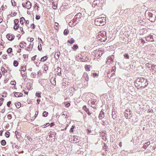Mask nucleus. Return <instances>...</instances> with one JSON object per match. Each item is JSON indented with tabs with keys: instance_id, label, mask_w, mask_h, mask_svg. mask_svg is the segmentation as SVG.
Instances as JSON below:
<instances>
[{
	"instance_id": "bb28decb",
	"label": "nucleus",
	"mask_w": 156,
	"mask_h": 156,
	"mask_svg": "<svg viewBox=\"0 0 156 156\" xmlns=\"http://www.w3.org/2000/svg\"><path fill=\"white\" fill-rule=\"evenodd\" d=\"M26 137L29 141H31L32 140V139L30 135L27 134L26 135Z\"/></svg>"
},
{
	"instance_id": "58836bf2",
	"label": "nucleus",
	"mask_w": 156,
	"mask_h": 156,
	"mask_svg": "<svg viewBox=\"0 0 156 156\" xmlns=\"http://www.w3.org/2000/svg\"><path fill=\"white\" fill-rule=\"evenodd\" d=\"M1 71H2V72H3L4 73H6L7 72V71L6 70L5 68L4 67H2L1 69Z\"/></svg>"
},
{
	"instance_id": "4d7b16f0",
	"label": "nucleus",
	"mask_w": 156,
	"mask_h": 156,
	"mask_svg": "<svg viewBox=\"0 0 156 156\" xmlns=\"http://www.w3.org/2000/svg\"><path fill=\"white\" fill-rule=\"evenodd\" d=\"M7 56V55H3L2 56L3 57V58L4 59H5L6 58H7V57L6 56Z\"/></svg>"
},
{
	"instance_id": "473e14b6",
	"label": "nucleus",
	"mask_w": 156,
	"mask_h": 156,
	"mask_svg": "<svg viewBox=\"0 0 156 156\" xmlns=\"http://www.w3.org/2000/svg\"><path fill=\"white\" fill-rule=\"evenodd\" d=\"M48 113L47 112H44L43 113V115L42 116L44 117H46L48 115Z\"/></svg>"
},
{
	"instance_id": "dca6fc26",
	"label": "nucleus",
	"mask_w": 156,
	"mask_h": 156,
	"mask_svg": "<svg viewBox=\"0 0 156 156\" xmlns=\"http://www.w3.org/2000/svg\"><path fill=\"white\" fill-rule=\"evenodd\" d=\"M83 78H84L86 81H88L89 80L88 74L86 73H84L83 75Z\"/></svg>"
},
{
	"instance_id": "c03bdc74",
	"label": "nucleus",
	"mask_w": 156,
	"mask_h": 156,
	"mask_svg": "<svg viewBox=\"0 0 156 156\" xmlns=\"http://www.w3.org/2000/svg\"><path fill=\"white\" fill-rule=\"evenodd\" d=\"M11 101H9L7 102V105L8 107H10V105L11 104Z\"/></svg>"
},
{
	"instance_id": "4468645a",
	"label": "nucleus",
	"mask_w": 156,
	"mask_h": 156,
	"mask_svg": "<svg viewBox=\"0 0 156 156\" xmlns=\"http://www.w3.org/2000/svg\"><path fill=\"white\" fill-rule=\"evenodd\" d=\"M55 70L56 72L58 73L57 74L59 75L60 76L61 75V69L60 67H58L56 69H55Z\"/></svg>"
},
{
	"instance_id": "c9c22d12",
	"label": "nucleus",
	"mask_w": 156,
	"mask_h": 156,
	"mask_svg": "<svg viewBox=\"0 0 156 156\" xmlns=\"http://www.w3.org/2000/svg\"><path fill=\"white\" fill-rule=\"evenodd\" d=\"M124 57L126 59H129V56L128 53H126L124 55Z\"/></svg>"
},
{
	"instance_id": "79ce46f5",
	"label": "nucleus",
	"mask_w": 156,
	"mask_h": 156,
	"mask_svg": "<svg viewBox=\"0 0 156 156\" xmlns=\"http://www.w3.org/2000/svg\"><path fill=\"white\" fill-rule=\"evenodd\" d=\"M150 65V64L149 63H148L146 64V66L147 68L148 69H150L151 68V67H150L149 65Z\"/></svg>"
},
{
	"instance_id": "f03ea898",
	"label": "nucleus",
	"mask_w": 156,
	"mask_h": 156,
	"mask_svg": "<svg viewBox=\"0 0 156 156\" xmlns=\"http://www.w3.org/2000/svg\"><path fill=\"white\" fill-rule=\"evenodd\" d=\"M95 24L98 26H102L105 24L106 19L105 17H101L96 19L95 20Z\"/></svg>"
},
{
	"instance_id": "6e6d98bb",
	"label": "nucleus",
	"mask_w": 156,
	"mask_h": 156,
	"mask_svg": "<svg viewBox=\"0 0 156 156\" xmlns=\"http://www.w3.org/2000/svg\"><path fill=\"white\" fill-rule=\"evenodd\" d=\"M38 48L39 51L41 50L42 49V48H41V44H40V47H39V46H38Z\"/></svg>"
},
{
	"instance_id": "13d9d810",
	"label": "nucleus",
	"mask_w": 156,
	"mask_h": 156,
	"mask_svg": "<svg viewBox=\"0 0 156 156\" xmlns=\"http://www.w3.org/2000/svg\"><path fill=\"white\" fill-rule=\"evenodd\" d=\"M70 105V103H68L66 105V107H68Z\"/></svg>"
},
{
	"instance_id": "ddd939ff",
	"label": "nucleus",
	"mask_w": 156,
	"mask_h": 156,
	"mask_svg": "<svg viewBox=\"0 0 156 156\" xmlns=\"http://www.w3.org/2000/svg\"><path fill=\"white\" fill-rule=\"evenodd\" d=\"M150 70L152 72L153 70H154V73H156V65H154V64L151 65V69H150Z\"/></svg>"
},
{
	"instance_id": "f257e3e1",
	"label": "nucleus",
	"mask_w": 156,
	"mask_h": 156,
	"mask_svg": "<svg viewBox=\"0 0 156 156\" xmlns=\"http://www.w3.org/2000/svg\"><path fill=\"white\" fill-rule=\"evenodd\" d=\"M148 83L147 79L143 77L137 78L136 80L135 85L136 87H140L145 88L148 85Z\"/></svg>"
},
{
	"instance_id": "6e6552de",
	"label": "nucleus",
	"mask_w": 156,
	"mask_h": 156,
	"mask_svg": "<svg viewBox=\"0 0 156 156\" xmlns=\"http://www.w3.org/2000/svg\"><path fill=\"white\" fill-rule=\"evenodd\" d=\"M151 10H150V12L149 11L147 10L145 12V16H147L150 17H153V14L152 13Z\"/></svg>"
},
{
	"instance_id": "5fc2aeb1",
	"label": "nucleus",
	"mask_w": 156,
	"mask_h": 156,
	"mask_svg": "<svg viewBox=\"0 0 156 156\" xmlns=\"http://www.w3.org/2000/svg\"><path fill=\"white\" fill-rule=\"evenodd\" d=\"M20 30L22 32V34H24V32L23 30V28L22 27H21L20 28Z\"/></svg>"
},
{
	"instance_id": "a19ab883",
	"label": "nucleus",
	"mask_w": 156,
	"mask_h": 156,
	"mask_svg": "<svg viewBox=\"0 0 156 156\" xmlns=\"http://www.w3.org/2000/svg\"><path fill=\"white\" fill-rule=\"evenodd\" d=\"M21 71H25L26 70L25 67H24L23 66H21Z\"/></svg>"
},
{
	"instance_id": "2f4dec72",
	"label": "nucleus",
	"mask_w": 156,
	"mask_h": 156,
	"mask_svg": "<svg viewBox=\"0 0 156 156\" xmlns=\"http://www.w3.org/2000/svg\"><path fill=\"white\" fill-rule=\"evenodd\" d=\"M69 30H65L64 31V34L65 35H67L69 33Z\"/></svg>"
},
{
	"instance_id": "9d476101",
	"label": "nucleus",
	"mask_w": 156,
	"mask_h": 156,
	"mask_svg": "<svg viewBox=\"0 0 156 156\" xmlns=\"http://www.w3.org/2000/svg\"><path fill=\"white\" fill-rule=\"evenodd\" d=\"M105 117L104 112L102 111H101L99 115V119H101Z\"/></svg>"
},
{
	"instance_id": "f704fd0d",
	"label": "nucleus",
	"mask_w": 156,
	"mask_h": 156,
	"mask_svg": "<svg viewBox=\"0 0 156 156\" xmlns=\"http://www.w3.org/2000/svg\"><path fill=\"white\" fill-rule=\"evenodd\" d=\"M12 49L11 48H9L7 51V52L9 54L10 53L12 52Z\"/></svg>"
},
{
	"instance_id": "49530a36",
	"label": "nucleus",
	"mask_w": 156,
	"mask_h": 156,
	"mask_svg": "<svg viewBox=\"0 0 156 156\" xmlns=\"http://www.w3.org/2000/svg\"><path fill=\"white\" fill-rule=\"evenodd\" d=\"M148 113H154V111H153V110L151 109H149L148 110Z\"/></svg>"
},
{
	"instance_id": "393cba45",
	"label": "nucleus",
	"mask_w": 156,
	"mask_h": 156,
	"mask_svg": "<svg viewBox=\"0 0 156 156\" xmlns=\"http://www.w3.org/2000/svg\"><path fill=\"white\" fill-rule=\"evenodd\" d=\"M62 117L64 118L65 117L66 119L68 118V116L67 114V113L66 112H63L62 114Z\"/></svg>"
},
{
	"instance_id": "680f3d73",
	"label": "nucleus",
	"mask_w": 156,
	"mask_h": 156,
	"mask_svg": "<svg viewBox=\"0 0 156 156\" xmlns=\"http://www.w3.org/2000/svg\"><path fill=\"white\" fill-rule=\"evenodd\" d=\"M55 25L56 27H58V23L57 22H55Z\"/></svg>"
},
{
	"instance_id": "4c0bfd02",
	"label": "nucleus",
	"mask_w": 156,
	"mask_h": 156,
	"mask_svg": "<svg viewBox=\"0 0 156 156\" xmlns=\"http://www.w3.org/2000/svg\"><path fill=\"white\" fill-rule=\"evenodd\" d=\"M6 137L7 138H8L10 136V133L9 132H6L5 133Z\"/></svg>"
},
{
	"instance_id": "2eb2a0df",
	"label": "nucleus",
	"mask_w": 156,
	"mask_h": 156,
	"mask_svg": "<svg viewBox=\"0 0 156 156\" xmlns=\"http://www.w3.org/2000/svg\"><path fill=\"white\" fill-rule=\"evenodd\" d=\"M14 96L16 97H19L23 95V94L21 93L14 92Z\"/></svg>"
},
{
	"instance_id": "ea45409f",
	"label": "nucleus",
	"mask_w": 156,
	"mask_h": 156,
	"mask_svg": "<svg viewBox=\"0 0 156 156\" xmlns=\"http://www.w3.org/2000/svg\"><path fill=\"white\" fill-rule=\"evenodd\" d=\"M75 127V126L74 125L72 126V127L71 128L70 130V132L73 133V129H74Z\"/></svg>"
},
{
	"instance_id": "7ed1b4c3",
	"label": "nucleus",
	"mask_w": 156,
	"mask_h": 156,
	"mask_svg": "<svg viewBox=\"0 0 156 156\" xmlns=\"http://www.w3.org/2000/svg\"><path fill=\"white\" fill-rule=\"evenodd\" d=\"M106 32L105 31H102L98 35L99 37L100 38V40L101 41H105L107 39Z\"/></svg>"
},
{
	"instance_id": "a878e982",
	"label": "nucleus",
	"mask_w": 156,
	"mask_h": 156,
	"mask_svg": "<svg viewBox=\"0 0 156 156\" xmlns=\"http://www.w3.org/2000/svg\"><path fill=\"white\" fill-rule=\"evenodd\" d=\"M25 20L24 17H22L20 19V23L21 24H23V21H25Z\"/></svg>"
},
{
	"instance_id": "3c124183",
	"label": "nucleus",
	"mask_w": 156,
	"mask_h": 156,
	"mask_svg": "<svg viewBox=\"0 0 156 156\" xmlns=\"http://www.w3.org/2000/svg\"><path fill=\"white\" fill-rule=\"evenodd\" d=\"M30 27L32 28L33 29H34L35 28L34 25V23H32L31 24Z\"/></svg>"
},
{
	"instance_id": "423d86ee",
	"label": "nucleus",
	"mask_w": 156,
	"mask_h": 156,
	"mask_svg": "<svg viewBox=\"0 0 156 156\" xmlns=\"http://www.w3.org/2000/svg\"><path fill=\"white\" fill-rule=\"evenodd\" d=\"M114 57V55H112L111 56L108 57L107 61L106 62L107 64H109L110 63H112L113 62Z\"/></svg>"
},
{
	"instance_id": "6ab92c4d",
	"label": "nucleus",
	"mask_w": 156,
	"mask_h": 156,
	"mask_svg": "<svg viewBox=\"0 0 156 156\" xmlns=\"http://www.w3.org/2000/svg\"><path fill=\"white\" fill-rule=\"evenodd\" d=\"M150 144V141L146 142L144 144L143 147L145 149H146V148Z\"/></svg>"
},
{
	"instance_id": "4be33fe9",
	"label": "nucleus",
	"mask_w": 156,
	"mask_h": 156,
	"mask_svg": "<svg viewBox=\"0 0 156 156\" xmlns=\"http://www.w3.org/2000/svg\"><path fill=\"white\" fill-rule=\"evenodd\" d=\"M102 149L103 150H105V151H107L108 149V147L105 143H104V147Z\"/></svg>"
},
{
	"instance_id": "69168bd1",
	"label": "nucleus",
	"mask_w": 156,
	"mask_h": 156,
	"mask_svg": "<svg viewBox=\"0 0 156 156\" xmlns=\"http://www.w3.org/2000/svg\"><path fill=\"white\" fill-rule=\"evenodd\" d=\"M3 132V131L2 130L0 131V135L1 136H2Z\"/></svg>"
},
{
	"instance_id": "f8f14e48",
	"label": "nucleus",
	"mask_w": 156,
	"mask_h": 156,
	"mask_svg": "<svg viewBox=\"0 0 156 156\" xmlns=\"http://www.w3.org/2000/svg\"><path fill=\"white\" fill-rule=\"evenodd\" d=\"M60 55V53L59 51L55 52L54 55V57L55 59L56 60L58 59Z\"/></svg>"
},
{
	"instance_id": "864d4df0",
	"label": "nucleus",
	"mask_w": 156,
	"mask_h": 156,
	"mask_svg": "<svg viewBox=\"0 0 156 156\" xmlns=\"http://www.w3.org/2000/svg\"><path fill=\"white\" fill-rule=\"evenodd\" d=\"M25 21L26 22H25V24L26 25H28L29 23V21L28 20H25Z\"/></svg>"
},
{
	"instance_id": "c85d7f7f",
	"label": "nucleus",
	"mask_w": 156,
	"mask_h": 156,
	"mask_svg": "<svg viewBox=\"0 0 156 156\" xmlns=\"http://www.w3.org/2000/svg\"><path fill=\"white\" fill-rule=\"evenodd\" d=\"M1 144L2 146H4L6 145V142L5 140H2L1 141Z\"/></svg>"
},
{
	"instance_id": "e2e57ef3",
	"label": "nucleus",
	"mask_w": 156,
	"mask_h": 156,
	"mask_svg": "<svg viewBox=\"0 0 156 156\" xmlns=\"http://www.w3.org/2000/svg\"><path fill=\"white\" fill-rule=\"evenodd\" d=\"M125 117L127 119H128V114L127 113H125Z\"/></svg>"
},
{
	"instance_id": "f3484780",
	"label": "nucleus",
	"mask_w": 156,
	"mask_h": 156,
	"mask_svg": "<svg viewBox=\"0 0 156 156\" xmlns=\"http://www.w3.org/2000/svg\"><path fill=\"white\" fill-rule=\"evenodd\" d=\"M146 40L147 41L153 42L154 41L153 38L151 36H149L146 39Z\"/></svg>"
},
{
	"instance_id": "0e129e2a",
	"label": "nucleus",
	"mask_w": 156,
	"mask_h": 156,
	"mask_svg": "<svg viewBox=\"0 0 156 156\" xmlns=\"http://www.w3.org/2000/svg\"><path fill=\"white\" fill-rule=\"evenodd\" d=\"M54 125V122H51L50 124V126L51 127H52V126H53Z\"/></svg>"
},
{
	"instance_id": "72a5a7b5",
	"label": "nucleus",
	"mask_w": 156,
	"mask_h": 156,
	"mask_svg": "<svg viewBox=\"0 0 156 156\" xmlns=\"http://www.w3.org/2000/svg\"><path fill=\"white\" fill-rule=\"evenodd\" d=\"M31 76L33 78H35L36 77V74L35 73H31Z\"/></svg>"
},
{
	"instance_id": "1a4fd4ad",
	"label": "nucleus",
	"mask_w": 156,
	"mask_h": 156,
	"mask_svg": "<svg viewBox=\"0 0 156 156\" xmlns=\"http://www.w3.org/2000/svg\"><path fill=\"white\" fill-rule=\"evenodd\" d=\"M100 2V0H94L93 2V7H95L96 5H97L99 4Z\"/></svg>"
},
{
	"instance_id": "bf43d9fd",
	"label": "nucleus",
	"mask_w": 156,
	"mask_h": 156,
	"mask_svg": "<svg viewBox=\"0 0 156 156\" xmlns=\"http://www.w3.org/2000/svg\"><path fill=\"white\" fill-rule=\"evenodd\" d=\"M38 114V112L37 111L36 112L35 114V118H36V117L37 116Z\"/></svg>"
},
{
	"instance_id": "b1692460",
	"label": "nucleus",
	"mask_w": 156,
	"mask_h": 156,
	"mask_svg": "<svg viewBox=\"0 0 156 156\" xmlns=\"http://www.w3.org/2000/svg\"><path fill=\"white\" fill-rule=\"evenodd\" d=\"M47 56H44L41 58V62H44L47 60Z\"/></svg>"
},
{
	"instance_id": "a211bd4d",
	"label": "nucleus",
	"mask_w": 156,
	"mask_h": 156,
	"mask_svg": "<svg viewBox=\"0 0 156 156\" xmlns=\"http://www.w3.org/2000/svg\"><path fill=\"white\" fill-rule=\"evenodd\" d=\"M33 43L31 42L27 48V51H29L30 50H31L33 47Z\"/></svg>"
},
{
	"instance_id": "774afa93",
	"label": "nucleus",
	"mask_w": 156,
	"mask_h": 156,
	"mask_svg": "<svg viewBox=\"0 0 156 156\" xmlns=\"http://www.w3.org/2000/svg\"><path fill=\"white\" fill-rule=\"evenodd\" d=\"M8 80H9V79L8 78H7V79H6L5 80H4V82H5V83H6Z\"/></svg>"
},
{
	"instance_id": "9b49d317",
	"label": "nucleus",
	"mask_w": 156,
	"mask_h": 156,
	"mask_svg": "<svg viewBox=\"0 0 156 156\" xmlns=\"http://www.w3.org/2000/svg\"><path fill=\"white\" fill-rule=\"evenodd\" d=\"M83 108L84 111H86L87 113L89 115H90L91 114V113H90L89 112V109L87 108L86 106L85 105L83 107Z\"/></svg>"
},
{
	"instance_id": "412c9836",
	"label": "nucleus",
	"mask_w": 156,
	"mask_h": 156,
	"mask_svg": "<svg viewBox=\"0 0 156 156\" xmlns=\"http://www.w3.org/2000/svg\"><path fill=\"white\" fill-rule=\"evenodd\" d=\"M42 67L45 72H46L48 69V66L46 64L44 65Z\"/></svg>"
},
{
	"instance_id": "338daca9",
	"label": "nucleus",
	"mask_w": 156,
	"mask_h": 156,
	"mask_svg": "<svg viewBox=\"0 0 156 156\" xmlns=\"http://www.w3.org/2000/svg\"><path fill=\"white\" fill-rule=\"evenodd\" d=\"M53 8L54 9H55L57 7V6H56L55 5H53Z\"/></svg>"
},
{
	"instance_id": "20e7f679",
	"label": "nucleus",
	"mask_w": 156,
	"mask_h": 156,
	"mask_svg": "<svg viewBox=\"0 0 156 156\" xmlns=\"http://www.w3.org/2000/svg\"><path fill=\"white\" fill-rule=\"evenodd\" d=\"M22 5L23 7L27 9H30L32 6L31 3L29 1L25 3H23Z\"/></svg>"
},
{
	"instance_id": "052dcab7",
	"label": "nucleus",
	"mask_w": 156,
	"mask_h": 156,
	"mask_svg": "<svg viewBox=\"0 0 156 156\" xmlns=\"http://www.w3.org/2000/svg\"><path fill=\"white\" fill-rule=\"evenodd\" d=\"M35 5V7H37V10H38V8H39V7L38 6V5H37V4Z\"/></svg>"
},
{
	"instance_id": "aec40b11",
	"label": "nucleus",
	"mask_w": 156,
	"mask_h": 156,
	"mask_svg": "<svg viewBox=\"0 0 156 156\" xmlns=\"http://www.w3.org/2000/svg\"><path fill=\"white\" fill-rule=\"evenodd\" d=\"M26 45V43H25L24 42H22L20 44L19 46L20 48H23Z\"/></svg>"
},
{
	"instance_id": "603ef678",
	"label": "nucleus",
	"mask_w": 156,
	"mask_h": 156,
	"mask_svg": "<svg viewBox=\"0 0 156 156\" xmlns=\"http://www.w3.org/2000/svg\"><path fill=\"white\" fill-rule=\"evenodd\" d=\"M36 56H37V55H35L34 56V57H32L31 58L32 60L33 61H34L36 57Z\"/></svg>"
},
{
	"instance_id": "cd10ccee",
	"label": "nucleus",
	"mask_w": 156,
	"mask_h": 156,
	"mask_svg": "<svg viewBox=\"0 0 156 156\" xmlns=\"http://www.w3.org/2000/svg\"><path fill=\"white\" fill-rule=\"evenodd\" d=\"M19 64L18 62L16 60H14L13 62V65L15 67L18 66Z\"/></svg>"
},
{
	"instance_id": "7c9ffc66",
	"label": "nucleus",
	"mask_w": 156,
	"mask_h": 156,
	"mask_svg": "<svg viewBox=\"0 0 156 156\" xmlns=\"http://www.w3.org/2000/svg\"><path fill=\"white\" fill-rule=\"evenodd\" d=\"M71 41H70L68 40V43H69L70 44H73V43L74 42V40L73 39V38H71Z\"/></svg>"
},
{
	"instance_id": "8fccbe9b",
	"label": "nucleus",
	"mask_w": 156,
	"mask_h": 156,
	"mask_svg": "<svg viewBox=\"0 0 156 156\" xmlns=\"http://www.w3.org/2000/svg\"><path fill=\"white\" fill-rule=\"evenodd\" d=\"M93 76L94 77H96L98 76V74L97 73H93Z\"/></svg>"
},
{
	"instance_id": "a18cd8bd",
	"label": "nucleus",
	"mask_w": 156,
	"mask_h": 156,
	"mask_svg": "<svg viewBox=\"0 0 156 156\" xmlns=\"http://www.w3.org/2000/svg\"><path fill=\"white\" fill-rule=\"evenodd\" d=\"M7 117L9 119H11L12 118V115L10 114H9L7 115Z\"/></svg>"
},
{
	"instance_id": "5701e85b",
	"label": "nucleus",
	"mask_w": 156,
	"mask_h": 156,
	"mask_svg": "<svg viewBox=\"0 0 156 156\" xmlns=\"http://www.w3.org/2000/svg\"><path fill=\"white\" fill-rule=\"evenodd\" d=\"M90 66L89 65H86L85 66V68L86 70L90 71Z\"/></svg>"
},
{
	"instance_id": "39448f33",
	"label": "nucleus",
	"mask_w": 156,
	"mask_h": 156,
	"mask_svg": "<svg viewBox=\"0 0 156 156\" xmlns=\"http://www.w3.org/2000/svg\"><path fill=\"white\" fill-rule=\"evenodd\" d=\"M6 37L10 41H12L15 38V36L12 34H7Z\"/></svg>"
},
{
	"instance_id": "c756f323",
	"label": "nucleus",
	"mask_w": 156,
	"mask_h": 156,
	"mask_svg": "<svg viewBox=\"0 0 156 156\" xmlns=\"http://www.w3.org/2000/svg\"><path fill=\"white\" fill-rule=\"evenodd\" d=\"M78 48V47L77 44L74 45L72 48L74 50H76Z\"/></svg>"
},
{
	"instance_id": "09e8293b",
	"label": "nucleus",
	"mask_w": 156,
	"mask_h": 156,
	"mask_svg": "<svg viewBox=\"0 0 156 156\" xmlns=\"http://www.w3.org/2000/svg\"><path fill=\"white\" fill-rule=\"evenodd\" d=\"M40 18V16L39 15H37L36 17V20H38Z\"/></svg>"
},
{
	"instance_id": "e433bc0d",
	"label": "nucleus",
	"mask_w": 156,
	"mask_h": 156,
	"mask_svg": "<svg viewBox=\"0 0 156 156\" xmlns=\"http://www.w3.org/2000/svg\"><path fill=\"white\" fill-rule=\"evenodd\" d=\"M82 14L80 13H78L76 16H77V18H80L81 17Z\"/></svg>"
},
{
	"instance_id": "37998d69",
	"label": "nucleus",
	"mask_w": 156,
	"mask_h": 156,
	"mask_svg": "<svg viewBox=\"0 0 156 156\" xmlns=\"http://www.w3.org/2000/svg\"><path fill=\"white\" fill-rule=\"evenodd\" d=\"M36 96L37 97H38V98H39L41 97V96L40 93H36Z\"/></svg>"
},
{
	"instance_id": "0eeeda50",
	"label": "nucleus",
	"mask_w": 156,
	"mask_h": 156,
	"mask_svg": "<svg viewBox=\"0 0 156 156\" xmlns=\"http://www.w3.org/2000/svg\"><path fill=\"white\" fill-rule=\"evenodd\" d=\"M19 20L18 19H16L14 20V22L15 24L14 26V29L16 30L17 29H18L19 28V26L18 25L16 27H16L17 26V25H18V23H19Z\"/></svg>"
},
{
	"instance_id": "de8ad7c7",
	"label": "nucleus",
	"mask_w": 156,
	"mask_h": 156,
	"mask_svg": "<svg viewBox=\"0 0 156 156\" xmlns=\"http://www.w3.org/2000/svg\"><path fill=\"white\" fill-rule=\"evenodd\" d=\"M10 83L12 85H15L16 84V82L14 81H11L10 82Z\"/></svg>"
}]
</instances>
